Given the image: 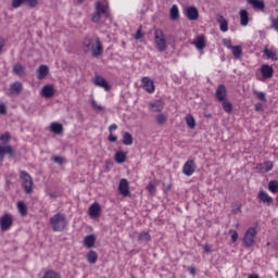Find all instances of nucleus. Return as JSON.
Returning <instances> with one entry per match:
<instances>
[{"instance_id":"nucleus-1","label":"nucleus","mask_w":278,"mask_h":278,"mask_svg":"<svg viewBox=\"0 0 278 278\" xmlns=\"http://www.w3.org/2000/svg\"><path fill=\"white\" fill-rule=\"evenodd\" d=\"M83 49L85 53H90L93 58H99L103 54V43L99 37H85L83 40Z\"/></svg>"},{"instance_id":"nucleus-2","label":"nucleus","mask_w":278,"mask_h":278,"mask_svg":"<svg viewBox=\"0 0 278 278\" xmlns=\"http://www.w3.org/2000/svg\"><path fill=\"white\" fill-rule=\"evenodd\" d=\"M50 225L52 228V231H64L66 229V215L62 213H56L50 218Z\"/></svg>"},{"instance_id":"nucleus-3","label":"nucleus","mask_w":278,"mask_h":278,"mask_svg":"<svg viewBox=\"0 0 278 278\" xmlns=\"http://www.w3.org/2000/svg\"><path fill=\"white\" fill-rule=\"evenodd\" d=\"M20 178L22 179L24 192H26V194H31V192H34V178H31L29 173L25 170L21 172Z\"/></svg>"},{"instance_id":"nucleus-4","label":"nucleus","mask_w":278,"mask_h":278,"mask_svg":"<svg viewBox=\"0 0 278 278\" xmlns=\"http://www.w3.org/2000/svg\"><path fill=\"white\" fill-rule=\"evenodd\" d=\"M154 42L157 51L161 53L166 51V38L164 37V31L160 28H156L154 31Z\"/></svg>"},{"instance_id":"nucleus-5","label":"nucleus","mask_w":278,"mask_h":278,"mask_svg":"<svg viewBox=\"0 0 278 278\" xmlns=\"http://www.w3.org/2000/svg\"><path fill=\"white\" fill-rule=\"evenodd\" d=\"M255 236H257V230L255 227H250L243 236V244L245 249H251L255 244Z\"/></svg>"},{"instance_id":"nucleus-6","label":"nucleus","mask_w":278,"mask_h":278,"mask_svg":"<svg viewBox=\"0 0 278 278\" xmlns=\"http://www.w3.org/2000/svg\"><path fill=\"white\" fill-rule=\"evenodd\" d=\"M12 225H14V219L12 218V215L4 214L0 217V229L2 231H8L12 228Z\"/></svg>"},{"instance_id":"nucleus-7","label":"nucleus","mask_w":278,"mask_h":278,"mask_svg":"<svg viewBox=\"0 0 278 278\" xmlns=\"http://www.w3.org/2000/svg\"><path fill=\"white\" fill-rule=\"evenodd\" d=\"M106 12H108V7L103 5L101 1H98L96 3V13L91 17L92 23H99V21H101V14H105Z\"/></svg>"},{"instance_id":"nucleus-8","label":"nucleus","mask_w":278,"mask_h":278,"mask_svg":"<svg viewBox=\"0 0 278 278\" xmlns=\"http://www.w3.org/2000/svg\"><path fill=\"white\" fill-rule=\"evenodd\" d=\"M194 170H197V165L194 164L193 160H188L184 167H182V173L187 177H191V175H194Z\"/></svg>"},{"instance_id":"nucleus-9","label":"nucleus","mask_w":278,"mask_h":278,"mask_svg":"<svg viewBox=\"0 0 278 278\" xmlns=\"http://www.w3.org/2000/svg\"><path fill=\"white\" fill-rule=\"evenodd\" d=\"M142 88L146 90V92H149L150 94H153L155 92V84L153 80L149 77H143L141 79Z\"/></svg>"},{"instance_id":"nucleus-10","label":"nucleus","mask_w":278,"mask_h":278,"mask_svg":"<svg viewBox=\"0 0 278 278\" xmlns=\"http://www.w3.org/2000/svg\"><path fill=\"white\" fill-rule=\"evenodd\" d=\"M185 15L189 21H198L199 20V9L197 7H188L185 9Z\"/></svg>"},{"instance_id":"nucleus-11","label":"nucleus","mask_w":278,"mask_h":278,"mask_svg":"<svg viewBox=\"0 0 278 278\" xmlns=\"http://www.w3.org/2000/svg\"><path fill=\"white\" fill-rule=\"evenodd\" d=\"M215 98L217 101L223 103V101L227 100V87L225 85H219L215 92Z\"/></svg>"},{"instance_id":"nucleus-12","label":"nucleus","mask_w":278,"mask_h":278,"mask_svg":"<svg viewBox=\"0 0 278 278\" xmlns=\"http://www.w3.org/2000/svg\"><path fill=\"white\" fill-rule=\"evenodd\" d=\"M118 190L119 194H123V197H129V181L125 178L121 179Z\"/></svg>"},{"instance_id":"nucleus-13","label":"nucleus","mask_w":278,"mask_h":278,"mask_svg":"<svg viewBox=\"0 0 278 278\" xmlns=\"http://www.w3.org/2000/svg\"><path fill=\"white\" fill-rule=\"evenodd\" d=\"M5 155H14V148L12 146H0V162H3Z\"/></svg>"},{"instance_id":"nucleus-14","label":"nucleus","mask_w":278,"mask_h":278,"mask_svg":"<svg viewBox=\"0 0 278 278\" xmlns=\"http://www.w3.org/2000/svg\"><path fill=\"white\" fill-rule=\"evenodd\" d=\"M94 86H98L99 88H104V90L110 91V85L108 84V80L101 76H96L93 79Z\"/></svg>"},{"instance_id":"nucleus-15","label":"nucleus","mask_w":278,"mask_h":278,"mask_svg":"<svg viewBox=\"0 0 278 278\" xmlns=\"http://www.w3.org/2000/svg\"><path fill=\"white\" fill-rule=\"evenodd\" d=\"M257 199L265 205H273V203H274L273 198L270 195H268V193H266V191H260Z\"/></svg>"},{"instance_id":"nucleus-16","label":"nucleus","mask_w":278,"mask_h":278,"mask_svg":"<svg viewBox=\"0 0 278 278\" xmlns=\"http://www.w3.org/2000/svg\"><path fill=\"white\" fill-rule=\"evenodd\" d=\"M88 214L91 218H97L101 214V205L99 203H93L89 206Z\"/></svg>"},{"instance_id":"nucleus-17","label":"nucleus","mask_w":278,"mask_h":278,"mask_svg":"<svg viewBox=\"0 0 278 278\" xmlns=\"http://www.w3.org/2000/svg\"><path fill=\"white\" fill-rule=\"evenodd\" d=\"M41 94L45 97V99H51V97L55 94V89L51 85H46L41 89Z\"/></svg>"},{"instance_id":"nucleus-18","label":"nucleus","mask_w":278,"mask_h":278,"mask_svg":"<svg viewBox=\"0 0 278 278\" xmlns=\"http://www.w3.org/2000/svg\"><path fill=\"white\" fill-rule=\"evenodd\" d=\"M10 92L11 94H15L16 97H18V94L23 92V83L21 81L13 83L10 87Z\"/></svg>"},{"instance_id":"nucleus-19","label":"nucleus","mask_w":278,"mask_h":278,"mask_svg":"<svg viewBox=\"0 0 278 278\" xmlns=\"http://www.w3.org/2000/svg\"><path fill=\"white\" fill-rule=\"evenodd\" d=\"M217 23H219L220 31H229V23L227 22V18H225V16L217 15Z\"/></svg>"},{"instance_id":"nucleus-20","label":"nucleus","mask_w":278,"mask_h":278,"mask_svg":"<svg viewBox=\"0 0 278 278\" xmlns=\"http://www.w3.org/2000/svg\"><path fill=\"white\" fill-rule=\"evenodd\" d=\"M261 73L265 79H270V77H273V74L275 73V71L273 70V66H270V65H263L261 67Z\"/></svg>"},{"instance_id":"nucleus-21","label":"nucleus","mask_w":278,"mask_h":278,"mask_svg":"<svg viewBox=\"0 0 278 278\" xmlns=\"http://www.w3.org/2000/svg\"><path fill=\"white\" fill-rule=\"evenodd\" d=\"M193 45L198 49V51H203V49L205 48V36H198L194 39Z\"/></svg>"},{"instance_id":"nucleus-22","label":"nucleus","mask_w":278,"mask_h":278,"mask_svg":"<svg viewBox=\"0 0 278 278\" xmlns=\"http://www.w3.org/2000/svg\"><path fill=\"white\" fill-rule=\"evenodd\" d=\"M50 131H52V134H56V136H60V134H64V126L58 122H54L50 125Z\"/></svg>"},{"instance_id":"nucleus-23","label":"nucleus","mask_w":278,"mask_h":278,"mask_svg":"<svg viewBox=\"0 0 278 278\" xmlns=\"http://www.w3.org/2000/svg\"><path fill=\"white\" fill-rule=\"evenodd\" d=\"M94 242H97V237L94 235H88L85 237L84 247L92 249V247H94Z\"/></svg>"},{"instance_id":"nucleus-24","label":"nucleus","mask_w":278,"mask_h":278,"mask_svg":"<svg viewBox=\"0 0 278 278\" xmlns=\"http://www.w3.org/2000/svg\"><path fill=\"white\" fill-rule=\"evenodd\" d=\"M239 16H240V24L242 25V27H247V25H249V11L242 9L239 12Z\"/></svg>"},{"instance_id":"nucleus-25","label":"nucleus","mask_w":278,"mask_h":278,"mask_svg":"<svg viewBox=\"0 0 278 278\" xmlns=\"http://www.w3.org/2000/svg\"><path fill=\"white\" fill-rule=\"evenodd\" d=\"M25 71V66L21 63H16L15 65H13V73L14 75H17V77H24Z\"/></svg>"},{"instance_id":"nucleus-26","label":"nucleus","mask_w":278,"mask_h":278,"mask_svg":"<svg viewBox=\"0 0 278 278\" xmlns=\"http://www.w3.org/2000/svg\"><path fill=\"white\" fill-rule=\"evenodd\" d=\"M123 136V144H125L126 147H131V144H134V136H131L130 132L125 131L122 134Z\"/></svg>"},{"instance_id":"nucleus-27","label":"nucleus","mask_w":278,"mask_h":278,"mask_svg":"<svg viewBox=\"0 0 278 278\" xmlns=\"http://www.w3.org/2000/svg\"><path fill=\"white\" fill-rule=\"evenodd\" d=\"M47 75H49V66L47 65H40L38 67V79H45V77H47Z\"/></svg>"},{"instance_id":"nucleus-28","label":"nucleus","mask_w":278,"mask_h":278,"mask_svg":"<svg viewBox=\"0 0 278 278\" xmlns=\"http://www.w3.org/2000/svg\"><path fill=\"white\" fill-rule=\"evenodd\" d=\"M150 110L151 112H162L164 110V104H162V101L151 102Z\"/></svg>"},{"instance_id":"nucleus-29","label":"nucleus","mask_w":278,"mask_h":278,"mask_svg":"<svg viewBox=\"0 0 278 278\" xmlns=\"http://www.w3.org/2000/svg\"><path fill=\"white\" fill-rule=\"evenodd\" d=\"M125 160H127V153L123 152V151H117L115 153V162L117 164H123L125 163Z\"/></svg>"},{"instance_id":"nucleus-30","label":"nucleus","mask_w":278,"mask_h":278,"mask_svg":"<svg viewBox=\"0 0 278 278\" xmlns=\"http://www.w3.org/2000/svg\"><path fill=\"white\" fill-rule=\"evenodd\" d=\"M248 3H250V5H252L253 8H255V10H264L265 8L264 1L262 0H248Z\"/></svg>"},{"instance_id":"nucleus-31","label":"nucleus","mask_w":278,"mask_h":278,"mask_svg":"<svg viewBox=\"0 0 278 278\" xmlns=\"http://www.w3.org/2000/svg\"><path fill=\"white\" fill-rule=\"evenodd\" d=\"M97 260H99V255L97 254V252L90 250L87 254V261L89 262V264H97Z\"/></svg>"},{"instance_id":"nucleus-32","label":"nucleus","mask_w":278,"mask_h":278,"mask_svg":"<svg viewBox=\"0 0 278 278\" xmlns=\"http://www.w3.org/2000/svg\"><path fill=\"white\" fill-rule=\"evenodd\" d=\"M172 21H177L179 18V8L174 4L169 11Z\"/></svg>"},{"instance_id":"nucleus-33","label":"nucleus","mask_w":278,"mask_h":278,"mask_svg":"<svg viewBox=\"0 0 278 278\" xmlns=\"http://www.w3.org/2000/svg\"><path fill=\"white\" fill-rule=\"evenodd\" d=\"M230 49H231L232 55L236 58V60H240V58L242 55V47L233 46Z\"/></svg>"},{"instance_id":"nucleus-34","label":"nucleus","mask_w":278,"mask_h":278,"mask_svg":"<svg viewBox=\"0 0 278 278\" xmlns=\"http://www.w3.org/2000/svg\"><path fill=\"white\" fill-rule=\"evenodd\" d=\"M17 210L21 216H27V205L25 204V202L23 201L17 202Z\"/></svg>"},{"instance_id":"nucleus-35","label":"nucleus","mask_w":278,"mask_h":278,"mask_svg":"<svg viewBox=\"0 0 278 278\" xmlns=\"http://www.w3.org/2000/svg\"><path fill=\"white\" fill-rule=\"evenodd\" d=\"M264 54L268 58V60H274L276 62V60H278L277 58V53L268 48L264 49Z\"/></svg>"},{"instance_id":"nucleus-36","label":"nucleus","mask_w":278,"mask_h":278,"mask_svg":"<svg viewBox=\"0 0 278 278\" xmlns=\"http://www.w3.org/2000/svg\"><path fill=\"white\" fill-rule=\"evenodd\" d=\"M186 124L190 129H194V127H197V122L194 121V117L190 114L186 116Z\"/></svg>"},{"instance_id":"nucleus-37","label":"nucleus","mask_w":278,"mask_h":278,"mask_svg":"<svg viewBox=\"0 0 278 278\" xmlns=\"http://www.w3.org/2000/svg\"><path fill=\"white\" fill-rule=\"evenodd\" d=\"M268 190H269V192H273V194H277V192H278V181L277 180H270L268 182Z\"/></svg>"},{"instance_id":"nucleus-38","label":"nucleus","mask_w":278,"mask_h":278,"mask_svg":"<svg viewBox=\"0 0 278 278\" xmlns=\"http://www.w3.org/2000/svg\"><path fill=\"white\" fill-rule=\"evenodd\" d=\"M167 121H168V117H166V115L164 113H161V114L156 115L157 125H160V126L166 125Z\"/></svg>"},{"instance_id":"nucleus-39","label":"nucleus","mask_w":278,"mask_h":278,"mask_svg":"<svg viewBox=\"0 0 278 278\" xmlns=\"http://www.w3.org/2000/svg\"><path fill=\"white\" fill-rule=\"evenodd\" d=\"M223 102V110L227 112V114H230V112L233 110V105L229 102V100H224Z\"/></svg>"},{"instance_id":"nucleus-40","label":"nucleus","mask_w":278,"mask_h":278,"mask_svg":"<svg viewBox=\"0 0 278 278\" xmlns=\"http://www.w3.org/2000/svg\"><path fill=\"white\" fill-rule=\"evenodd\" d=\"M261 170H263V173H269V170H273V162L270 161L265 162L262 165Z\"/></svg>"},{"instance_id":"nucleus-41","label":"nucleus","mask_w":278,"mask_h":278,"mask_svg":"<svg viewBox=\"0 0 278 278\" xmlns=\"http://www.w3.org/2000/svg\"><path fill=\"white\" fill-rule=\"evenodd\" d=\"M42 278H62L60 274L55 273L54 270H48L45 273Z\"/></svg>"},{"instance_id":"nucleus-42","label":"nucleus","mask_w":278,"mask_h":278,"mask_svg":"<svg viewBox=\"0 0 278 278\" xmlns=\"http://www.w3.org/2000/svg\"><path fill=\"white\" fill-rule=\"evenodd\" d=\"M138 240H141V242H149V240H151V235H149V232H141Z\"/></svg>"},{"instance_id":"nucleus-43","label":"nucleus","mask_w":278,"mask_h":278,"mask_svg":"<svg viewBox=\"0 0 278 278\" xmlns=\"http://www.w3.org/2000/svg\"><path fill=\"white\" fill-rule=\"evenodd\" d=\"M253 94H255V97L260 100V101H266V93H264V91H257L254 90Z\"/></svg>"},{"instance_id":"nucleus-44","label":"nucleus","mask_w":278,"mask_h":278,"mask_svg":"<svg viewBox=\"0 0 278 278\" xmlns=\"http://www.w3.org/2000/svg\"><path fill=\"white\" fill-rule=\"evenodd\" d=\"M134 38L135 40H140L141 38H144V35L142 34V25L139 26Z\"/></svg>"},{"instance_id":"nucleus-45","label":"nucleus","mask_w":278,"mask_h":278,"mask_svg":"<svg viewBox=\"0 0 278 278\" xmlns=\"http://www.w3.org/2000/svg\"><path fill=\"white\" fill-rule=\"evenodd\" d=\"M9 141H10V132H5L0 136V142H2V144L8 143Z\"/></svg>"},{"instance_id":"nucleus-46","label":"nucleus","mask_w":278,"mask_h":278,"mask_svg":"<svg viewBox=\"0 0 278 278\" xmlns=\"http://www.w3.org/2000/svg\"><path fill=\"white\" fill-rule=\"evenodd\" d=\"M24 4L28 5V8H36L38 0H24Z\"/></svg>"},{"instance_id":"nucleus-47","label":"nucleus","mask_w":278,"mask_h":278,"mask_svg":"<svg viewBox=\"0 0 278 278\" xmlns=\"http://www.w3.org/2000/svg\"><path fill=\"white\" fill-rule=\"evenodd\" d=\"M21 5H25V0H13L12 1V8H21Z\"/></svg>"},{"instance_id":"nucleus-48","label":"nucleus","mask_w":278,"mask_h":278,"mask_svg":"<svg viewBox=\"0 0 278 278\" xmlns=\"http://www.w3.org/2000/svg\"><path fill=\"white\" fill-rule=\"evenodd\" d=\"M271 23V29H275V31H278V18L270 17Z\"/></svg>"},{"instance_id":"nucleus-49","label":"nucleus","mask_w":278,"mask_h":278,"mask_svg":"<svg viewBox=\"0 0 278 278\" xmlns=\"http://www.w3.org/2000/svg\"><path fill=\"white\" fill-rule=\"evenodd\" d=\"M91 105H92V108H93L94 110H99V112H104V111H105V108H103V106L97 104V101H94V100L91 101Z\"/></svg>"},{"instance_id":"nucleus-50","label":"nucleus","mask_w":278,"mask_h":278,"mask_svg":"<svg viewBox=\"0 0 278 278\" xmlns=\"http://www.w3.org/2000/svg\"><path fill=\"white\" fill-rule=\"evenodd\" d=\"M148 192H150V194H154V192L156 191L155 189V185L153 182H150L147 187Z\"/></svg>"},{"instance_id":"nucleus-51","label":"nucleus","mask_w":278,"mask_h":278,"mask_svg":"<svg viewBox=\"0 0 278 278\" xmlns=\"http://www.w3.org/2000/svg\"><path fill=\"white\" fill-rule=\"evenodd\" d=\"M52 162H54L55 164H64V157H62V156H53L52 157Z\"/></svg>"},{"instance_id":"nucleus-52","label":"nucleus","mask_w":278,"mask_h":278,"mask_svg":"<svg viewBox=\"0 0 278 278\" xmlns=\"http://www.w3.org/2000/svg\"><path fill=\"white\" fill-rule=\"evenodd\" d=\"M229 233H231V242H238V231L230 230Z\"/></svg>"},{"instance_id":"nucleus-53","label":"nucleus","mask_w":278,"mask_h":278,"mask_svg":"<svg viewBox=\"0 0 278 278\" xmlns=\"http://www.w3.org/2000/svg\"><path fill=\"white\" fill-rule=\"evenodd\" d=\"M254 108L255 112H264V105L262 104V102L256 103Z\"/></svg>"},{"instance_id":"nucleus-54","label":"nucleus","mask_w":278,"mask_h":278,"mask_svg":"<svg viewBox=\"0 0 278 278\" xmlns=\"http://www.w3.org/2000/svg\"><path fill=\"white\" fill-rule=\"evenodd\" d=\"M223 45L227 47V49H231L233 46L231 45V40L223 39Z\"/></svg>"},{"instance_id":"nucleus-55","label":"nucleus","mask_w":278,"mask_h":278,"mask_svg":"<svg viewBox=\"0 0 278 278\" xmlns=\"http://www.w3.org/2000/svg\"><path fill=\"white\" fill-rule=\"evenodd\" d=\"M108 140H109V142H116V140H118V137H116L112 132H110Z\"/></svg>"},{"instance_id":"nucleus-56","label":"nucleus","mask_w":278,"mask_h":278,"mask_svg":"<svg viewBox=\"0 0 278 278\" xmlns=\"http://www.w3.org/2000/svg\"><path fill=\"white\" fill-rule=\"evenodd\" d=\"M0 114H8V108L5 104H0Z\"/></svg>"},{"instance_id":"nucleus-57","label":"nucleus","mask_w":278,"mask_h":278,"mask_svg":"<svg viewBox=\"0 0 278 278\" xmlns=\"http://www.w3.org/2000/svg\"><path fill=\"white\" fill-rule=\"evenodd\" d=\"M3 47H5V41L3 40V38H0V53L3 52Z\"/></svg>"},{"instance_id":"nucleus-58","label":"nucleus","mask_w":278,"mask_h":278,"mask_svg":"<svg viewBox=\"0 0 278 278\" xmlns=\"http://www.w3.org/2000/svg\"><path fill=\"white\" fill-rule=\"evenodd\" d=\"M118 129V126L116 124H112L110 127H109V131L110 134H112V131Z\"/></svg>"},{"instance_id":"nucleus-59","label":"nucleus","mask_w":278,"mask_h":278,"mask_svg":"<svg viewBox=\"0 0 278 278\" xmlns=\"http://www.w3.org/2000/svg\"><path fill=\"white\" fill-rule=\"evenodd\" d=\"M203 251H204V253H210V252L212 251V248H210L208 244H205V245L203 247Z\"/></svg>"},{"instance_id":"nucleus-60","label":"nucleus","mask_w":278,"mask_h":278,"mask_svg":"<svg viewBox=\"0 0 278 278\" xmlns=\"http://www.w3.org/2000/svg\"><path fill=\"white\" fill-rule=\"evenodd\" d=\"M188 270L190 275H197V269L194 267H189Z\"/></svg>"},{"instance_id":"nucleus-61","label":"nucleus","mask_w":278,"mask_h":278,"mask_svg":"<svg viewBox=\"0 0 278 278\" xmlns=\"http://www.w3.org/2000/svg\"><path fill=\"white\" fill-rule=\"evenodd\" d=\"M248 278H260V276L257 274H251L248 276Z\"/></svg>"},{"instance_id":"nucleus-62","label":"nucleus","mask_w":278,"mask_h":278,"mask_svg":"<svg viewBox=\"0 0 278 278\" xmlns=\"http://www.w3.org/2000/svg\"><path fill=\"white\" fill-rule=\"evenodd\" d=\"M238 212H240V207H238L237 210L233 211V214H238Z\"/></svg>"},{"instance_id":"nucleus-63","label":"nucleus","mask_w":278,"mask_h":278,"mask_svg":"<svg viewBox=\"0 0 278 278\" xmlns=\"http://www.w3.org/2000/svg\"><path fill=\"white\" fill-rule=\"evenodd\" d=\"M78 4L84 3L85 0H76Z\"/></svg>"},{"instance_id":"nucleus-64","label":"nucleus","mask_w":278,"mask_h":278,"mask_svg":"<svg viewBox=\"0 0 278 278\" xmlns=\"http://www.w3.org/2000/svg\"><path fill=\"white\" fill-rule=\"evenodd\" d=\"M10 184H11L10 180H8V181H7V186H10Z\"/></svg>"}]
</instances>
